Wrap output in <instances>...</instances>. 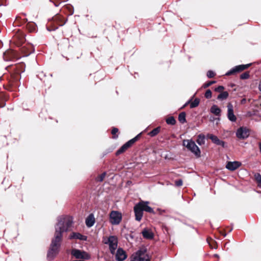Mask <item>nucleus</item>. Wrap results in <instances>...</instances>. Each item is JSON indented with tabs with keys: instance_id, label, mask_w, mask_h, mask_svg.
I'll use <instances>...</instances> for the list:
<instances>
[{
	"instance_id": "1",
	"label": "nucleus",
	"mask_w": 261,
	"mask_h": 261,
	"mask_svg": "<svg viewBox=\"0 0 261 261\" xmlns=\"http://www.w3.org/2000/svg\"><path fill=\"white\" fill-rule=\"evenodd\" d=\"M58 223L55 226L54 238L52 239L47 254V258L50 261L58 255L61 247L63 233L67 231L73 223L72 218L70 216H62L58 218Z\"/></svg>"
},
{
	"instance_id": "2",
	"label": "nucleus",
	"mask_w": 261,
	"mask_h": 261,
	"mask_svg": "<svg viewBox=\"0 0 261 261\" xmlns=\"http://www.w3.org/2000/svg\"><path fill=\"white\" fill-rule=\"evenodd\" d=\"M182 144L189 150L194 153L196 157L199 158L201 156V151L199 148L192 139L184 140Z\"/></svg>"
},
{
	"instance_id": "3",
	"label": "nucleus",
	"mask_w": 261,
	"mask_h": 261,
	"mask_svg": "<svg viewBox=\"0 0 261 261\" xmlns=\"http://www.w3.org/2000/svg\"><path fill=\"white\" fill-rule=\"evenodd\" d=\"M150 260L149 256L147 253V249L142 248L133 256L130 261H150Z\"/></svg>"
},
{
	"instance_id": "4",
	"label": "nucleus",
	"mask_w": 261,
	"mask_h": 261,
	"mask_svg": "<svg viewBox=\"0 0 261 261\" xmlns=\"http://www.w3.org/2000/svg\"><path fill=\"white\" fill-rule=\"evenodd\" d=\"M71 254L76 259L89 260L91 258V255L88 252L77 249H73L71 251Z\"/></svg>"
},
{
	"instance_id": "5",
	"label": "nucleus",
	"mask_w": 261,
	"mask_h": 261,
	"mask_svg": "<svg viewBox=\"0 0 261 261\" xmlns=\"http://www.w3.org/2000/svg\"><path fill=\"white\" fill-rule=\"evenodd\" d=\"M122 220V215L118 211H112L110 214V222L113 225L119 224Z\"/></svg>"
},
{
	"instance_id": "6",
	"label": "nucleus",
	"mask_w": 261,
	"mask_h": 261,
	"mask_svg": "<svg viewBox=\"0 0 261 261\" xmlns=\"http://www.w3.org/2000/svg\"><path fill=\"white\" fill-rule=\"evenodd\" d=\"M105 243L109 245L110 251L113 254L117 247L118 240L117 238L115 236H111Z\"/></svg>"
},
{
	"instance_id": "7",
	"label": "nucleus",
	"mask_w": 261,
	"mask_h": 261,
	"mask_svg": "<svg viewBox=\"0 0 261 261\" xmlns=\"http://www.w3.org/2000/svg\"><path fill=\"white\" fill-rule=\"evenodd\" d=\"M134 210L135 215V219L138 221H140L142 219L144 211L142 203L139 202L136 204L134 207Z\"/></svg>"
},
{
	"instance_id": "8",
	"label": "nucleus",
	"mask_w": 261,
	"mask_h": 261,
	"mask_svg": "<svg viewBox=\"0 0 261 261\" xmlns=\"http://www.w3.org/2000/svg\"><path fill=\"white\" fill-rule=\"evenodd\" d=\"M251 65V63L245 64V65H239L238 66H236L229 71H228L226 73V75H230L233 74L237 72H241L250 67Z\"/></svg>"
},
{
	"instance_id": "9",
	"label": "nucleus",
	"mask_w": 261,
	"mask_h": 261,
	"mask_svg": "<svg viewBox=\"0 0 261 261\" xmlns=\"http://www.w3.org/2000/svg\"><path fill=\"white\" fill-rule=\"evenodd\" d=\"M236 136L240 139H247L249 136V130L246 127H241L237 129Z\"/></svg>"
},
{
	"instance_id": "10",
	"label": "nucleus",
	"mask_w": 261,
	"mask_h": 261,
	"mask_svg": "<svg viewBox=\"0 0 261 261\" xmlns=\"http://www.w3.org/2000/svg\"><path fill=\"white\" fill-rule=\"evenodd\" d=\"M227 117L231 122H235L237 118L233 113V107L231 103L229 102L227 105Z\"/></svg>"
},
{
	"instance_id": "11",
	"label": "nucleus",
	"mask_w": 261,
	"mask_h": 261,
	"mask_svg": "<svg viewBox=\"0 0 261 261\" xmlns=\"http://www.w3.org/2000/svg\"><path fill=\"white\" fill-rule=\"evenodd\" d=\"M127 257L125 252L121 248H119L116 252V259L118 261H123Z\"/></svg>"
},
{
	"instance_id": "12",
	"label": "nucleus",
	"mask_w": 261,
	"mask_h": 261,
	"mask_svg": "<svg viewBox=\"0 0 261 261\" xmlns=\"http://www.w3.org/2000/svg\"><path fill=\"white\" fill-rule=\"evenodd\" d=\"M241 165V163L238 161L228 162L226 168L230 171H234Z\"/></svg>"
},
{
	"instance_id": "13",
	"label": "nucleus",
	"mask_w": 261,
	"mask_h": 261,
	"mask_svg": "<svg viewBox=\"0 0 261 261\" xmlns=\"http://www.w3.org/2000/svg\"><path fill=\"white\" fill-rule=\"evenodd\" d=\"M70 239H78L82 241H86L87 237L79 232H72L69 236Z\"/></svg>"
},
{
	"instance_id": "14",
	"label": "nucleus",
	"mask_w": 261,
	"mask_h": 261,
	"mask_svg": "<svg viewBox=\"0 0 261 261\" xmlns=\"http://www.w3.org/2000/svg\"><path fill=\"white\" fill-rule=\"evenodd\" d=\"M95 220L93 214H90L86 219L85 223L86 226L90 228L93 226L95 223Z\"/></svg>"
},
{
	"instance_id": "15",
	"label": "nucleus",
	"mask_w": 261,
	"mask_h": 261,
	"mask_svg": "<svg viewBox=\"0 0 261 261\" xmlns=\"http://www.w3.org/2000/svg\"><path fill=\"white\" fill-rule=\"evenodd\" d=\"M142 234L143 237L146 239L151 240L154 237L152 231L147 228H144L142 231Z\"/></svg>"
},
{
	"instance_id": "16",
	"label": "nucleus",
	"mask_w": 261,
	"mask_h": 261,
	"mask_svg": "<svg viewBox=\"0 0 261 261\" xmlns=\"http://www.w3.org/2000/svg\"><path fill=\"white\" fill-rule=\"evenodd\" d=\"M141 203H142V205L144 211H145L146 212H148L150 213L154 214V212L150 206H148L149 202L148 201H141Z\"/></svg>"
},
{
	"instance_id": "17",
	"label": "nucleus",
	"mask_w": 261,
	"mask_h": 261,
	"mask_svg": "<svg viewBox=\"0 0 261 261\" xmlns=\"http://www.w3.org/2000/svg\"><path fill=\"white\" fill-rule=\"evenodd\" d=\"M141 135V133L139 134L135 137H134V138L129 140L128 141L126 142L124 144L125 145L126 147L127 148H128L130 146H132L133 145V144H134L139 139Z\"/></svg>"
},
{
	"instance_id": "18",
	"label": "nucleus",
	"mask_w": 261,
	"mask_h": 261,
	"mask_svg": "<svg viewBox=\"0 0 261 261\" xmlns=\"http://www.w3.org/2000/svg\"><path fill=\"white\" fill-rule=\"evenodd\" d=\"M14 53L11 50H8L4 53L3 57L5 61H9L14 58Z\"/></svg>"
},
{
	"instance_id": "19",
	"label": "nucleus",
	"mask_w": 261,
	"mask_h": 261,
	"mask_svg": "<svg viewBox=\"0 0 261 261\" xmlns=\"http://www.w3.org/2000/svg\"><path fill=\"white\" fill-rule=\"evenodd\" d=\"M53 19L54 20L56 21L57 23H60L59 24L60 27L63 26L67 21V19L63 21L62 16L59 15H56L55 17L53 18Z\"/></svg>"
},
{
	"instance_id": "20",
	"label": "nucleus",
	"mask_w": 261,
	"mask_h": 261,
	"mask_svg": "<svg viewBox=\"0 0 261 261\" xmlns=\"http://www.w3.org/2000/svg\"><path fill=\"white\" fill-rule=\"evenodd\" d=\"M211 112L217 116H219L221 114V109L218 108V107L215 105H214L211 108Z\"/></svg>"
},
{
	"instance_id": "21",
	"label": "nucleus",
	"mask_w": 261,
	"mask_h": 261,
	"mask_svg": "<svg viewBox=\"0 0 261 261\" xmlns=\"http://www.w3.org/2000/svg\"><path fill=\"white\" fill-rule=\"evenodd\" d=\"M206 137L207 138L211 139L212 141L216 145H217L218 142H219L220 139L215 135L211 134H208L206 135Z\"/></svg>"
},
{
	"instance_id": "22",
	"label": "nucleus",
	"mask_w": 261,
	"mask_h": 261,
	"mask_svg": "<svg viewBox=\"0 0 261 261\" xmlns=\"http://www.w3.org/2000/svg\"><path fill=\"white\" fill-rule=\"evenodd\" d=\"M196 142L199 145H202L205 144V136L202 134H199L197 137Z\"/></svg>"
},
{
	"instance_id": "23",
	"label": "nucleus",
	"mask_w": 261,
	"mask_h": 261,
	"mask_svg": "<svg viewBox=\"0 0 261 261\" xmlns=\"http://www.w3.org/2000/svg\"><path fill=\"white\" fill-rule=\"evenodd\" d=\"M229 94L227 91H224L219 94L217 96V99L223 100L228 98Z\"/></svg>"
},
{
	"instance_id": "24",
	"label": "nucleus",
	"mask_w": 261,
	"mask_h": 261,
	"mask_svg": "<svg viewBox=\"0 0 261 261\" xmlns=\"http://www.w3.org/2000/svg\"><path fill=\"white\" fill-rule=\"evenodd\" d=\"M186 114L185 112L180 113L178 115V121L181 123L186 122Z\"/></svg>"
},
{
	"instance_id": "25",
	"label": "nucleus",
	"mask_w": 261,
	"mask_h": 261,
	"mask_svg": "<svg viewBox=\"0 0 261 261\" xmlns=\"http://www.w3.org/2000/svg\"><path fill=\"white\" fill-rule=\"evenodd\" d=\"M160 131V127H157L148 133V135L150 137H154L158 135Z\"/></svg>"
},
{
	"instance_id": "26",
	"label": "nucleus",
	"mask_w": 261,
	"mask_h": 261,
	"mask_svg": "<svg viewBox=\"0 0 261 261\" xmlns=\"http://www.w3.org/2000/svg\"><path fill=\"white\" fill-rule=\"evenodd\" d=\"M166 122L168 124L173 125L176 123V120L174 117L170 116L166 119Z\"/></svg>"
},
{
	"instance_id": "27",
	"label": "nucleus",
	"mask_w": 261,
	"mask_h": 261,
	"mask_svg": "<svg viewBox=\"0 0 261 261\" xmlns=\"http://www.w3.org/2000/svg\"><path fill=\"white\" fill-rule=\"evenodd\" d=\"M207 242L208 243L210 247L212 249H216V242L215 241L213 240L212 239L207 238Z\"/></svg>"
},
{
	"instance_id": "28",
	"label": "nucleus",
	"mask_w": 261,
	"mask_h": 261,
	"mask_svg": "<svg viewBox=\"0 0 261 261\" xmlns=\"http://www.w3.org/2000/svg\"><path fill=\"white\" fill-rule=\"evenodd\" d=\"M128 148L126 147L125 145L124 144L116 152L117 155L120 154L121 153L124 152Z\"/></svg>"
},
{
	"instance_id": "29",
	"label": "nucleus",
	"mask_w": 261,
	"mask_h": 261,
	"mask_svg": "<svg viewBox=\"0 0 261 261\" xmlns=\"http://www.w3.org/2000/svg\"><path fill=\"white\" fill-rule=\"evenodd\" d=\"M200 100L199 98H195L194 100L190 103V108H194L197 107L199 104Z\"/></svg>"
},
{
	"instance_id": "30",
	"label": "nucleus",
	"mask_w": 261,
	"mask_h": 261,
	"mask_svg": "<svg viewBox=\"0 0 261 261\" xmlns=\"http://www.w3.org/2000/svg\"><path fill=\"white\" fill-rule=\"evenodd\" d=\"M254 177L258 185L261 186V175L256 173L254 174Z\"/></svg>"
},
{
	"instance_id": "31",
	"label": "nucleus",
	"mask_w": 261,
	"mask_h": 261,
	"mask_svg": "<svg viewBox=\"0 0 261 261\" xmlns=\"http://www.w3.org/2000/svg\"><path fill=\"white\" fill-rule=\"evenodd\" d=\"M106 172H103L102 174H101L100 175H99L97 177V178H96L97 181H99V182L102 181L103 179H104V178L106 176Z\"/></svg>"
},
{
	"instance_id": "32",
	"label": "nucleus",
	"mask_w": 261,
	"mask_h": 261,
	"mask_svg": "<svg viewBox=\"0 0 261 261\" xmlns=\"http://www.w3.org/2000/svg\"><path fill=\"white\" fill-rule=\"evenodd\" d=\"M249 77V74L248 72H245L243 73H242L241 75H240V78L242 80H246V79H248V78Z\"/></svg>"
},
{
	"instance_id": "33",
	"label": "nucleus",
	"mask_w": 261,
	"mask_h": 261,
	"mask_svg": "<svg viewBox=\"0 0 261 261\" xmlns=\"http://www.w3.org/2000/svg\"><path fill=\"white\" fill-rule=\"evenodd\" d=\"M204 96L205 98L207 99L211 98L212 97V92L211 90H207L205 93Z\"/></svg>"
},
{
	"instance_id": "34",
	"label": "nucleus",
	"mask_w": 261,
	"mask_h": 261,
	"mask_svg": "<svg viewBox=\"0 0 261 261\" xmlns=\"http://www.w3.org/2000/svg\"><path fill=\"white\" fill-rule=\"evenodd\" d=\"M215 75V73L212 70H208L207 72L206 75L208 78H212Z\"/></svg>"
},
{
	"instance_id": "35",
	"label": "nucleus",
	"mask_w": 261,
	"mask_h": 261,
	"mask_svg": "<svg viewBox=\"0 0 261 261\" xmlns=\"http://www.w3.org/2000/svg\"><path fill=\"white\" fill-rule=\"evenodd\" d=\"M216 83V81H210L206 83H205L203 85V87L204 88H206L207 87H210V86H211L212 84H214Z\"/></svg>"
},
{
	"instance_id": "36",
	"label": "nucleus",
	"mask_w": 261,
	"mask_h": 261,
	"mask_svg": "<svg viewBox=\"0 0 261 261\" xmlns=\"http://www.w3.org/2000/svg\"><path fill=\"white\" fill-rule=\"evenodd\" d=\"M217 145H220L223 147V148L226 147V143L224 141L220 140L219 142L217 144Z\"/></svg>"
},
{
	"instance_id": "37",
	"label": "nucleus",
	"mask_w": 261,
	"mask_h": 261,
	"mask_svg": "<svg viewBox=\"0 0 261 261\" xmlns=\"http://www.w3.org/2000/svg\"><path fill=\"white\" fill-rule=\"evenodd\" d=\"M224 89V87L223 86H219L218 87L215 89V90L217 92H220Z\"/></svg>"
},
{
	"instance_id": "38",
	"label": "nucleus",
	"mask_w": 261,
	"mask_h": 261,
	"mask_svg": "<svg viewBox=\"0 0 261 261\" xmlns=\"http://www.w3.org/2000/svg\"><path fill=\"white\" fill-rule=\"evenodd\" d=\"M182 180L181 179H178L175 181V185L176 186L179 187L182 186Z\"/></svg>"
},
{
	"instance_id": "39",
	"label": "nucleus",
	"mask_w": 261,
	"mask_h": 261,
	"mask_svg": "<svg viewBox=\"0 0 261 261\" xmlns=\"http://www.w3.org/2000/svg\"><path fill=\"white\" fill-rule=\"evenodd\" d=\"M118 132V129L116 127H114L111 132V133L112 135H115L117 132Z\"/></svg>"
},
{
	"instance_id": "40",
	"label": "nucleus",
	"mask_w": 261,
	"mask_h": 261,
	"mask_svg": "<svg viewBox=\"0 0 261 261\" xmlns=\"http://www.w3.org/2000/svg\"><path fill=\"white\" fill-rule=\"evenodd\" d=\"M191 101V99H190L189 100H188V101H187V102L185 103V105L182 107V108H185V107H186V106H187L189 103H190Z\"/></svg>"
},
{
	"instance_id": "41",
	"label": "nucleus",
	"mask_w": 261,
	"mask_h": 261,
	"mask_svg": "<svg viewBox=\"0 0 261 261\" xmlns=\"http://www.w3.org/2000/svg\"><path fill=\"white\" fill-rule=\"evenodd\" d=\"M34 51V49H31L29 51H28V53H27V55H25L26 56H29V55H30L31 54H32V53H33Z\"/></svg>"
},
{
	"instance_id": "42",
	"label": "nucleus",
	"mask_w": 261,
	"mask_h": 261,
	"mask_svg": "<svg viewBox=\"0 0 261 261\" xmlns=\"http://www.w3.org/2000/svg\"><path fill=\"white\" fill-rule=\"evenodd\" d=\"M49 1L54 4L55 7H58L60 5V4H57V3H54L51 0H49Z\"/></svg>"
},
{
	"instance_id": "43",
	"label": "nucleus",
	"mask_w": 261,
	"mask_h": 261,
	"mask_svg": "<svg viewBox=\"0 0 261 261\" xmlns=\"http://www.w3.org/2000/svg\"><path fill=\"white\" fill-rule=\"evenodd\" d=\"M246 100L245 98H243L241 100V103H244L246 102Z\"/></svg>"
},
{
	"instance_id": "44",
	"label": "nucleus",
	"mask_w": 261,
	"mask_h": 261,
	"mask_svg": "<svg viewBox=\"0 0 261 261\" xmlns=\"http://www.w3.org/2000/svg\"><path fill=\"white\" fill-rule=\"evenodd\" d=\"M214 256L215 257H217V258H218L219 257V255L217 254H215L214 255Z\"/></svg>"
},
{
	"instance_id": "45",
	"label": "nucleus",
	"mask_w": 261,
	"mask_h": 261,
	"mask_svg": "<svg viewBox=\"0 0 261 261\" xmlns=\"http://www.w3.org/2000/svg\"><path fill=\"white\" fill-rule=\"evenodd\" d=\"M5 104H3L2 105H0V107L2 108L5 106Z\"/></svg>"
},
{
	"instance_id": "46",
	"label": "nucleus",
	"mask_w": 261,
	"mask_h": 261,
	"mask_svg": "<svg viewBox=\"0 0 261 261\" xmlns=\"http://www.w3.org/2000/svg\"><path fill=\"white\" fill-rule=\"evenodd\" d=\"M118 137V136L117 135L116 136H114L113 137V138H115V139H116Z\"/></svg>"
}]
</instances>
